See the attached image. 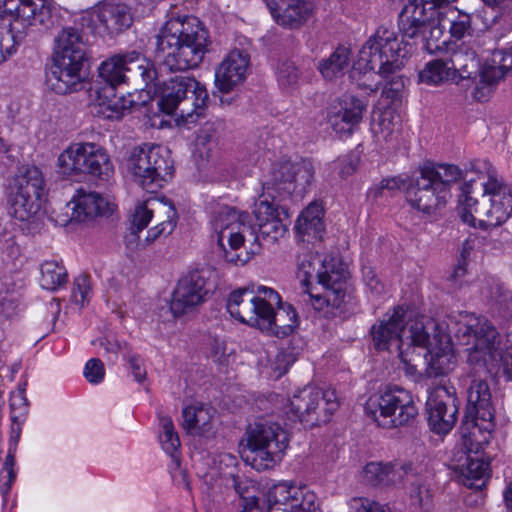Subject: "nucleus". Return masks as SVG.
Instances as JSON below:
<instances>
[{"label": "nucleus", "instance_id": "nucleus-54", "mask_svg": "<svg viewBox=\"0 0 512 512\" xmlns=\"http://www.w3.org/2000/svg\"><path fill=\"white\" fill-rule=\"evenodd\" d=\"M91 294V281L88 275L81 274L79 275L73 283L72 290V300L79 304L80 306H84L89 302Z\"/></svg>", "mask_w": 512, "mask_h": 512}, {"label": "nucleus", "instance_id": "nucleus-38", "mask_svg": "<svg viewBox=\"0 0 512 512\" xmlns=\"http://www.w3.org/2000/svg\"><path fill=\"white\" fill-rule=\"evenodd\" d=\"M512 70V48L495 50L492 53L491 63L484 65L481 71V81L488 85H494L504 75Z\"/></svg>", "mask_w": 512, "mask_h": 512}, {"label": "nucleus", "instance_id": "nucleus-19", "mask_svg": "<svg viewBox=\"0 0 512 512\" xmlns=\"http://www.w3.org/2000/svg\"><path fill=\"white\" fill-rule=\"evenodd\" d=\"M249 214L237 211L233 207L223 206L213 218L214 229L218 232V243L223 246L227 240L230 248L238 250L243 246L246 235L253 236V229L248 224Z\"/></svg>", "mask_w": 512, "mask_h": 512}, {"label": "nucleus", "instance_id": "nucleus-63", "mask_svg": "<svg viewBox=\"0 0 512 512\" xmlns=\"http://www.w3.org/2000/svg\"><path fill=\"white\" fill-rule=\"evenodd\" d=\"M363 277L366 286L371 291V293L375 295H380L385 291L384 284L378 279L374 270H372L371 268L363 269Z\"/></svg>", "mask_w": 512, "mask_h": 512}, {"label": "nucleus", "instance_id": "nucleus-6", "mask_svg": "<svg viewBox=\"0 0 512 512\" xmlns=\"http://www.w3.org/2000/svg\"><path fill=\"white\" fill-rule=\"evenodd\" d=\"M420 176L409 179L406 198L419 211L430 213L446 204L451 185L462 178L456 165L426 162L419 168Z\"/></svg>", "mask_w": 512, "mask_h": 512}, {"label": "nucleus", "instance_id": "nucleus-42", "mask_svg": "<svg viewBox=\"0 0 512 512\" xmlns=\"http://www.w3.org/2000/svg\"><path fill=\"white\" fill-rule=\"evenodd\" d=\"M454 72L449 66V62L443 59H435L428 62L419 73V79L422 83L428 85H439L441 83L455 80Z\"/></svg>", "mask_w": 512, "mask_h": 512}, {"label": "nucleus", "instance_id": "nucleus-35", "mask_svg": "<svg viewBox=\"0 0 512 512\" xmlns=\"http://www.w3.org/2000/svg\"><path fill=\"white\" fill-rule=\"evenodd\" d=\"M351 61L350 46L339 45L327 58L319 62L318 70L325 80L333 81L348 71Z\"/></svg>", "mask_w": 512, "mask_h": 512}, {"label": "nucleus", "instance_id": "nucleus-28", "mask_svg": "<svg viewBox=\"0 0 512 512\" xmlns=\"http://www.w3.org/2000/svg\"><path fill=\"white\" fill-rule=\"evenodd\" d=\"M426 468L427 465L416 466L412 462L400 466L370 462L363 468L362 477L371 485H392L400 480L403 475H420Z\"/></svg>", "mask_w": 512, "mask_h": 512}, {"label": "nucleus", "instance_id": "nucleus-22", "mask_svg": "<svg viewBox=\"0 0 512 512\" xmlns=\"http://www.w3.org/2000/svg\"><path fill=\"white\" fill-rule=\"evenodd\" d=\"M249 65L250 56L245 50H231L215 71L218 89L224 93L230 92L245 79Z\"/></svg>", "mask_w": 512, "mask_h": 512}, {"label": "nucleus", "instance_id": "nucleus-59", "mask_svg": "<svg viewBox=\"0 0 512 512\" xmlns=\"http://www.w3.org/2000/svg\"><path fill=\"white\" fill-rule=\"evenodd\" d=\"M105 369L102 361L98 358L90 359L84 369V375L90 383H99L103 380Z\"/></svg>", "mask_w": 512, "mask_h": 512}, {"label": "nucleus", "instance_id": "nucleus-8", "mask_svg": "<svg viewBox=\"0 0 512 512\" xmlns=\"http://www.w3.org/2000/svg\"><path fill=\"white\" fill-rule=\"evenodd\" d=\"M437 9L417 5L416 2H408L398 16V29L402 35L399 40L401 47L407 45L409 54L412 44L405 42L413 40V44L420 43L422 49L432 53L440 46L436 42L443 35V28L438 17Z\"/></svg>", "mask_w": 512, "mask_h": 512}, {"label": "nucleus", "instance_id": "nucleus-36", "mask_svg": "<svg viewBox=\"0 0 512 512\" xmlns=\"http://www.w3.org/2000/svg\"><path fill=\"white\" fill-rule=\"evenodd\" d=\"M423 358L427 362L425 373L430 378L449 373L453 370L456 362L452 347L448 342L437 350H427L423 353Z\"/></svg>", "mask_w": 512, "mask_h": 512}, {"label": "nucleus", "instance_id": "nucleus-30", "mask_svg": "<svg viewBox=\"0 0 512 512\" xmlns=\"http://www.w3.org/2000/svg\"><path fill=\"white\" fill-rule=\"evenodd\" d=\"M71 221L88 223L98 216H105L112 212L110 203L96 192H87L79 189L73 198Z\"/></svg>", "mask_w": 512, "mask_h": 512}, {"label": "nucleus", "instance_id": "nucleus-55", "mask_svg": "<svg viewBox=\"0 0 512 512\" xmlns=\"http://www.w3.org/2000/svg\"><path fill=\"white\" fill-rule=\"evenodd\" d=\"M450 22V35L455 40H461L466 36L471 35L472 27L471 17L469 14L458 12Z\"/></svg>", "mask_w": 512, "mask_h": 512}, {"label": "nucleus", "instance_id": "nucleus-12", "mask_svg": "<svg viewBox=\"0 0 512 512\" xmlns=\"http://www.w3.org/2000/svg\"><path fill=\"white\" fill-rule=\"evenodd\" d=\"M464 425H471L469 439L477 449L488 444L495 427L494 409L491 404V392L485 379L473 378L467 389V407Z\"/></svg>", "mask_w": 512, "mask_h": 512}, {"label": "nucleus", "instance_id": "nucleus-25", "mask_svg": "<svg viewBox=\"0 0 512 512\" xmlns=\"http://www.w3.org/2000/svg\"><path fill=\"white\" fill-rule=\"evenodd\" d=\"M269 497L283 504L291 512H322L317 503V496L305 487L289 483H279L269 489Z\"/></svg>", "mask_w": 512, "mask_h": 512}, {"label": "nucleus", "instance_id": "nucleus-46", "mask_svg": "<svg viewBox=\"0 0 512 512\" xmlns=\"http://www.w3.org/2000/svg\"><path fill=\"white\" fill-rule=\"evenodd\" d=\"M13 22L9 23V29L0 35V60H4L15 51V46L23 38L25 29L21 26V22H16L15 16H10Z\"/></svg>", "mask_w": 512, "mask_h": 512}, {"label": "nucleus", "instance_id": "nucleus-26", "mask_svg": "<svg viewBox=\"0 0 512 512\" xmlns=\"http://www.w3.org/2000/svg\"><path fill=\"white\" fill-rule=\"evenodd\" d=\"M83 21L98 22L109 34H118L133 22L131 9L123 3H104L82 17Z\"/></svg>", "mask_w": 512, "mask_h": 512}, {"label": "nucleus", "instance_id": "nucleus-64", "mask_svg": "<svg viewBox=\"0 0 512 512\" xmlns=\"http://www.w3.org/2000/svg\"><path fill=\"white\" fill-rule=\"evenodd\" d=\"M173 232L172 226L170 223H166L165 225L163 223H157L155 227H152L148 230L147 236L145 238V243L147 245L152 244L155 242L158 238L164 236H169Z\"/></svg>", "mask_w": 512, "mask_h": 512}, {"label": "nucleus", "instance_id": "nucleus-49", "mask_svg": "<svg viewBox=\"0 0 512 512\" xmlns=\"http://www.w3.org/2000/svg\"><path fill=\"white\" fill-rule=\"evenodd\" d=\"M491 309L504 320L512 319V292L498 286L492 296Z\"/></svg>", "mask_w": 512, "mask_h": 512}, {"label": "nucleus", "instance_id": "nucleus-43", "mask_svg": "<svg viewBox=\"0 0 512 512\" xmlns=\"http://www.w3.org/2000/svg\"><path fill=\"white\" fill-rule=\"evenodd\" d=\"M290 225L289 213L287 208H281L279 214H275L274 219L258 225V234L254 237V241L258 242L259 236L264 239L276 241L283 237Z\"/></svg>", "mask_w": 512, "mask_h": 512}, {"label": "nucleus", "instance_id": "nucleus-53", "mask_svg": "<svg viewBox=\"0 0 512 512\" xmlns=\"http://www.w3.org/2000/svg\"><path fill=\"white\" fill-rule=\"evenodd\" d=\"M151 201L152 200H147L135 207L130 227L132 233L137 234L141 232L152 220L153 211L150 204Z\"/></svg>", "mask_w": 512, "mask_h": 512}, {"label": "nucleus", "instance_id": "nucleus-40", "mask_svg": "<svg viewBox=\"0 0 512 512\" xmlns=\"http://www.w3.org/2000/svg\"><path fill=\"white\" fill-rule=\"evenodd\" d=\"M463 475L465 476L466 486L481 490L490 477L489 461L483 458L469 456L463 470Z\"/></svg>", "mask_w": 512, "mask_h": 512}, {"label": "nucleus", "instance_id": "nucleus-23", "mask_svg": "<svg viewBox=\"0 0 512 512\" xmlns=\"http://www.w3.org/2000/svg\"><path fill=\"white\" fill-rule=\"evenodd\" d=\"M406 309L396 306L388 320L381 321L372 327V338L376 349L391 350L392 347L399 352L404 348L402 333L405 330Z\"/></svg>", "mask_w": 512, "mask_h": 512}, {"label": "nucleus", "instance_id": "nucleus-17", "mask_svg": "<svg viewBox=\"0 0 512 512\" xmlns=\"http://www.w3.org/2000/svg\"><path fill=\"white\" fill-rule=\"evenodd\" d=\"M459 214L463 222L473 226L487 229L497 227L507 221L512 215V200L508 197L507 201L500 203L492 202L490 205L479 204L477 199L465 195L461 201Z\"/></svg>", "mask_w": 512, "mask_h": 512}, {"label": "nucleus", "instance_id": "nucleus-4", "mask_svg": "<svg viewBox=\"0 0 512 512\" xmlns=\"http://www.w3.org/2000/svg\"><path fill=\"white\" fill-rule=\"evenodd\" d=\"M90 52L81 29L64 27L54 39L52 64L46 74L49 89L60 95L78 92L88 78Z\"/></svg>", "mask_w": 512, "mask_h": 512}, {"label": "nucleus", "instance_id": "nucleus-16", "mask_svg": "<svg viewBox=\"0 0 512 512\" xmlns=\"http://www.w3.org/2000/svg\"><path fill=\"white\" fill-rule=\"evenodd\" d=\"M426 407L430 429L437 434H447L455 425L458 414L454 389L436 385L429 392Z\"/></svg>", "mask_w": 512, "mask_h": 512}, {"label": "nucleus", "instance_id": "nucleus-20", "mask_svg": "<svg viewBox=\"0 0 512 512\" xmlns=\"http://www.w3.org/2000/svg\"><path fill=\"white\" fill-rule=\"evenodd\" d=\"M204 271L194 270L182 277L172 296L170 309L174 316H182L201 304L208 294Z\"/></svg>", "mask_w": 512, "mask_h": 512}, {"label": "nucleus", "instance_id": "nucleus-50", "mask_svg": "<svg viewBox=\"0 0 512 512\" xmlns=\"http://www.w3.org/2000/svg\"><path fill=\"white\" fill-rule=\"evenodd\" d=\"M160 426L162 433L160 435V441L163 449L173 455V453L180 447V439L175 431L174 424L170 417H161Z\"/></svg>", "mask_w": 512, "mask_h": 512}, {"label": "nucleus", "instance_id": "nucleus-14", "mask_svg": "<svg viewBox=\"0 0 512 512\" xmlns=\"http://www.w3.org/2000/svg\"><path fill=\"white\" fill-rule=\"evenodd\" d=\"M314 177V167L310 160L293 163L289 160L274 163L270 178L263 183V190L279 200L289 198L293 193L304 192Z\"/></svg>", "mask_w": 512, "mask_h": 512}, {"label": "nucleus", "instance_id": "nucleus-48", "mask_svg": "<svg viewBox=\"0 0 512 512\" xmlns=\"http://www.w3.org/2000/svg\"><path fill=\"white\" fill-rule=\"evenodd\" d=\"M153 217L155 216L157 223H170L172 230L174 231L178 221V213L174 204L169 200H157L152 199L151 201Z\"/></svg>", "mask_w": 512, "mask_h": 512}, {"label": "nucleus", "instance_id": "nucleus-21", "mask_svg": "<svg viewBox=\"0 0 512 512\" xmlns=\"http://www.w3.org/2000/svg\"><path fill=\"white\" fill-rule=\"evenodd\" d=\"M346 272L343 264L335 258L322 260L317 255L309 254L298 264L297 277L308 288L313 278H317L319 284L337 283L341 277H345Z\"/></svg>", "mask_w": 512, "mask_h": 512}, {"label": "nucleus", "instance_id": "nucleus-45", "mask_svg": "<svg viewBox=\"0 0 512 512\" xmlns=\"http://www.w3.org/2000/svg\"><path fill=\"white\" fill-rule=\"evenodd\" d=\"M279 197H273L268 194L267 191L263 190V193L259 196V199L254 204L253 214L256 219L257 226L263 224L270 219L275 218V214H279L283 206H279Z\"/></svg>", "mask_w": 512, "mask_h": 512}, {"label": "nucleus", "instance_id": "nucleus-58", "mask_svg": "<svg viewBox=\"0 0 512 512\" xmlns=\"http://www.w3.org/2000/svg\"><path fill=\"white\" fill-rule=\"evenodd\" d=\"M211 142V135L208 133L207 130H202V132L197 135L195 139V148L193 150V157L195 158V161L198 163V161H204L209 157L210 148L208 147V144Z\"/></svg>", "mask_w": 512, "mask_h": 512}, {"label": "nucleus", "instance_id": "nucleus-31", "mask_svg": "<svg viewBox=\"0 0 512 512\" xmlns=\"http://www.w3.org/2000/svg\"><path fill=\"white\" fill-rule=\"evenodd\" d=\"M96 148L94 144L89 143L70 145L58 156L57 165L60 172L68 176L85 174Z\"/></svg>", "mask_w": 512, "mask_h": 512}, {"label": "nucleus", "instance_id": "nucleus-24", "mask_svg": "<svg viewBox=\"0 0 512 512\" xmlns=\"http://www.w3.org/2000/svg\"><path fill=\"white\" fill-rule=\"evenodd\" d=\"M275 22L288 29H298L312 16L314 6L305 0H266Z\"/></svg>", "mask_w": 512, "mask_h": 512}, {"label": "nucleus", "instance_id": "nucleus-62", "mask_svg": "<svg viewBox=\"0 0 512 512\" xmlns=\"http://www.w3.org/2000/svg\"><path fill=\"white\" fill-rule=\"evenodd\" d=\"M354 509L356 512H392L386 505L363 498L354 499Z\"/></svg>", "mask_w": 512, "mask_h": 512}, {"label": "nucleus", "instance_id": "nucleus-10", "mask_svg": "<svg viewBox=\"0 0 512 512\" xmlns=\"http://www.w3.org/2000/svg\"><path fill=\"white\" fill-rule=\"evenodd\" d=\"M42 171L34 165H23L12 178L9 192L11 215L20 221L33 219L41 210L45 191Z\"/></svg>", "mask_w": 512, "mask_h": 512}, {"label": "nucleus", "instance_id": "nucleus-2", "mask_svg": "<svg viewBox=\"0 0 512 512\" xmlns=\"http://www.w3.org/2000/svg\"><path fill=\"white\" fill-rule=\"evenodd\" d=\"M156 40V54L170 71L198 67L211 44L209 32L195 16L170 11Z\"/></svg>", "mask_w": 512, "mask_h": 512}, {"label": "nucleus", "instance_id": "nucleus-15", "mask_svg": "<svg viewBox=\"0 0 512 512\" xmlns=\"http://www.w3.org/2000/svg\"><path fill=\"white\" fill-rule=\"evenodd\" d=\"M338 406L334 390L323 391L315 387L302 389L290 400L291 412L311 426L327 423Z\"/></svg>", "mask_w": 512, "mask_h": 512}, {"label": "nucleus", "instance_id": "nucleus-5", "mask_svg": "<svg viewBox=\"0 0 512 512\" xmlns=\"http://www.w3.org/2000/svg\"><path fill=\"white\" fill-rule=\"evenodd\" d=\"M454 333L458 343L466 346L467 362L478 367L479 376L502 372L512 378V357L502 356L498 333L487 320L466 316V321L459 322Z\"/></svg>", "mask_w": 512, "mask_h": 512}, {"label": "nucleus", "instance_id": "nucleus-18", "mask_svg": "<svg viewBox=\"0 0 512 512\" xmlns=\"http://www.w3.org/2000/svg\"><path fill=\"white\" fill-rule=\"evenodd\" d=\"M10 16L21 22L23 29L39 25L44 30L57 26L61 21V7L54 0H17L9 7Z\"/></svg>", "mask_w": 512, "mask_h": 512}, {"label": "nucleus", "instance_id": "nucleus-56", "mask_svg": "<svg viewBox=\"0 0 512 512\" xmlns=\"http://www.w3.org/2000/svg\"><path fill=\"white\" fill-rule=\"evenodd\" d=\"M409 334L410 343L407 344V348L410 347L413 354H415L416 348L422 349L424 353L430 350V335L425 331L422 324L416 323L411 326Z\"/></svg>", "mask_w": 512, "mask_h": 512}, {"label": "nucleus", "instance_id": "nucleus-39", "mask_svg": "<svg viewBox=\"0 0 512 512\" xmlns=\"http://www.w3.org/2000/svg\"><path fill=\"white\" fill-rule=\"evenodd\" d=\"M323 213V208L319 203H310L299 215L296 229L302 234L319 236L324 229Z\"/></svg>", "mask_w": 512, "mask_h": 512}, {"label": "nucleus", "instance_id": "nucleus-13", "mask_svg": "<svg viewBox=\"0 0 512 512\" xmlns=\"http://www.w3.org/2000/svg\"><path fill=\"white\" fill-rule=\"evenodd\" d=\"M95 88L96 99L92 113L104 119H120L124 111L118 106L116 88L128 83L119 54L101 63Z\"/></svg>", "mask_w": 512, "mask_h": 512}, {"label": "nucleus", "instance_id": "nucleus-7", "mask_svg": "<svg viewBox=\"0 0 512 512\" xmlns=\"http://www.w3.org/2000/svg\"><path fill=\"white\" fill-rule=\"evenodd\" d=\"M126 165L133 180L149 193H156L174 174L171 151L161 145L133 148Z\"/></svg>", "mask_w": 512, "mask_h": 512}, {"label": "nucleus", "instance_id": "nucleus-60", "mask_svg": "<svg viewBox=\"0 0 512 512\" xmlns=\"http://www.w3.org/2000/svg\"><path fill=\"white\" fill-rule=\"evenodd\" d=\"M372 120L377 123L379 128H390L399 125L400 116L395 115L391 108H386L382 111L373 112Z\"/></svg>", "mask_w": 512, "mask_h": 512}, {"label": "nucleus", "instance_id": "nucleus-29", "mask_svg": "<svg viewBox=\"0 0 512 512\" xmlns=\"http://www.w3.org/2000/svg\"><path fill=\"white\" fill-rule=\"evenodd\" d=\"M128 83L148 90L157 81V70L154 63L137 50L119 54Z\"/></svg>", "mask_w": 512, "mask_h": 512}, {"label": "nucleus", "instance_id": "nucleus-1", "mask_svg": "<svg viewBox=\"0 0 512 512\" xmlns=\"http://www.w3.org/2000/svg\"><path fill=\"white\" fill-rule=\"evenodd\" d=\"M409 51L401 47L393 30L380 26L363 44L354 61V126L359 124L361 114L366 112L370 97H375L379 81L384 79L381 96L389 104L400 102L405 94V81L396 74L404 66Z\"/></svg>", "mask_w": 512, "mask_h": 512}, {"label": "nucleus", "instance_id": "nucleus-57", "mask_svg": "<svg viewBox=\"0 0 512 512\" xmlns=\"http://www.w3.org/2000/svg\"><path fill=\"white\" fill-rule=\"evenodd\" d=\"M0 250L10 260H16L21 255V249L14 235L0 226Z\"/></svg>", "mask_w": 512, "mask_h": 512}, {"label": "nucleus", "instance_id": "nucleus-32", "mask_svg": "<svg viewBox=\"0 0 512 512\" xmlns=\"http://www.w3.org/2000/svg\"><path fill=\"white\" fill-rule=\"evenodd\" d=\"M216 410L204 404L187 406L182 411V427L192 436H207L214 426Z\"/></svg>", "mask_w": 512, "mask_h": 512}, {"label": "nucleus", "instance_id": "nucleus-11", "mask_svg": "<svg viewBox=\"0 0 512 512\" xmlns=\"http://www.w3.org/2000/svg\"><path fill=\"white\" fill-rule=\"evenodd\" d=\"M247 446L252 454V465L267 470L279 462L289 446V435L279 424L260 420L247 429Z\"/></svg>", "mask_w": 512, "mask_h": 512}, {"label": "nucleus", "instance_id": "nucleus-37", "mask_svg": "<svg viewBox=\"0 0 512 512\" xmlns=\"http://www.w3.org/2000/svg\"><path fill=\"white\" fill-rule=\"evenodd\" d=\"M446 61L449 62L455 78H470L479 68L476 51L464 44L454 49Z\"/></svg>", "mask_w": 512, "mask_h": 512}, {"label": "nucleus", "instance_id": "nucleus-3", "mask_svg": "<svg viewBox=\"0 0 512 512\" xmlns=\"http://www.w3.org/2000/svg\"><path fill=\"white\" fill-rule=\"evenodd\" d=\"M158 97V113L151 119V128H173L182 124H195L202 117L208 92L193 77L175 76L157 81L148 90Z\"/></svg>", "mask_w": 512, "mask_h": 512}, {"label": "nucleus", "instance_id": "nucleus-41", "mask_svg": "<svg viewBox=\"0 0 512 512\" xmlns=\"http://www.w3.org/2000/svg\"><path fill=\"white\" fill-rule=\"evenodd\" d=\"M400 398L404 399V401L397 406L393 418L383 421V428L393 429L407 425L418 415V409L409 391L403 389Z\"/></svg>", "mask_w": 512, "mask_h": 512}, {"label": "nucleus", "instance_id": "nucleus-9", "mask_svg": "<svg viewBox=\"0 0 512 512\" xmlns=\"http://www.w3.org/2000/svg\"><path fill=\"white\" fill-rule=\"evenodd\" d=\"M280 303V295L272 288L251 284L230 293L227 309L230 315L251 327L269 328L270 302Z\"/></svg>", "mask_w": 512, "mask_h": 512}, {"label": "nucleus", "instance_id": "nucleus-47", "mask_svg": "<svg viewBox=\"0 0 512 512\" xmlns=\"http://www.w3.org/2000/svg\"><path fill=\"white\" fill-rule=\"evenodd\" d=\"M90 162L89 169L85 174L101 180H108L113 175V164L104 150L96 148L94 157Z\"/></svg>", "mask_w": 512, "mask_h": 512}, {"label": "nucleus", "instance_id": "nucleus-34", "mask_svg": "<svg viewBox=\"0 0 512 512\" xmlns=\"http://www.w3.org/2000/svg\"><path fill=\"white\" fill-rule=\"evenodd\" d=\"M347 276L348 272H346L345 277H341L337 283L330 282L321 284L325 289L324 295H313L308 288H306L303 294V300L309 301L316 311H323L325 308L329 307L341 311L345 304Z\"/></svg>", "mask_w": 512, "mask_h": 512}, {"label": "nucleus", "instance_id": "nucleus-44", "mask_svg": "<svg viewBox=\"0 0 512 512\" xmlns=\"http://www.w3.org/2000/svg\"><path fill=\"white\" fill-rule=\"evenodd\" d=\"M67 272L64 266L53 260L45 261L41 265L40 283L44 289L56 290L66 283Z\"/></svg>", "mask_w": 512, "mask_h": 512}, {"label": "nucleus", "instance_id": "nucleus-61", "mask_svg": "<svg viewBox=\"0 0 512 512\" xmlns=\"http://www.w3.org/2000/svg\"><path fill=\"white\" fill-rule=\"evenodd\" d=\"M422 357L423 354L421 353L413 354L412 352H410V347L406 349L403 348L402 350L399 351V358L405 366V371L410 375H414L418 372L417 362H421Z\"/></svg>", "mask_w": 512, "mask_h": 512}, {"label": "nucleus", "instance_id": "nucleus-33", "mask_svg": "<svg viewBox=\"0 0 512 512\" xmlns=\"http://www.w3.org/2000/svg\"><path fill=\"white\" fill-rule=\"evenodd\" d=\"M269 328H260L261 331L275 335L276 337H286L290 335L298 326V315L295 308L291 305L284 306L282 302H270V312H268Z\"/></svg>", "mask_w": 512, "mask_h": 512}, {"label": "nucleus", "instance_id": "nucleus-51", "mask_svg": "<svg viewBox=\"0 0 512 512\" xmlns=\"http://www.w3.org/2000/svg\"><path fill=\"white\" fill-rule=\"evenodd\" d=\"M300 77L295 63L289 59L280 60L277 65V81L282 88L294 87Z\"/></svg>", "mask_w": 512, "mask_h": 512}, {"label": "nucleus", "instance_id": "nucleus-27", "mask_svg": "<svg viewBox=\"0 0 512 512\" xmlns=\"http://www.w3.org/2000/svg\"><path fill=\"white\" fill-rule=\"evenodd\" d=\"M402 387L386 386L378 393L371 395L364 403V413L379 427L383 428V421L394 417L397 406L404 401L400 398Z\"/></svg>", "mask_w": 512, "mask_h": 512}, {"label": "nucleus", "instance_id": "nucleus-52", "mask_svg": "<svg viewBox=\"0 0 512 512\" xmlns=\"http://www.w3.org/2000/svg\"><path fill=\"white\" fill-rule=\"evenodd\" d=\"M352 121V110L348 107V103L344 100L338 99L334 102L327 113V123L332 127L346 123L349 124Z\"/></svg>", "mask_w": 512, "mask_h": 512}]
</instances>
